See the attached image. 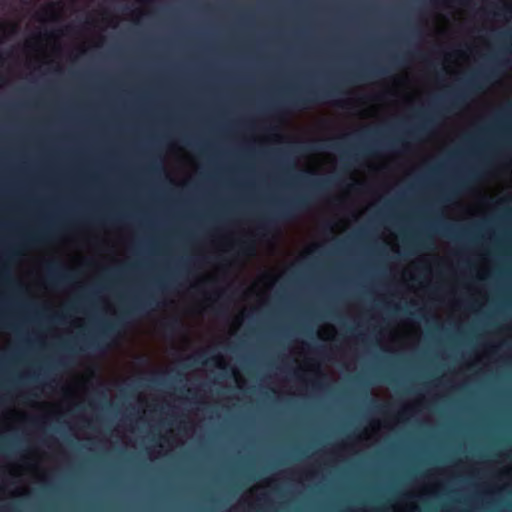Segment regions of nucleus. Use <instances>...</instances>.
I'll return each instance as SVG.
<instances>
[{
  "label": "nucleus",
  "instance_id": "nucleus-9",
  "mask_svg": "<svg viewBox=\"0 0 512 512\" xmlns=\"http://www.w3.org/2000/svg\"><path fill=\"white\" fill-rule=\"evenodd\" d=\"M478 177L476 170H470L464 177L458 178L455 182L457 189H465L469 182L475 180Z\"/></svg>",
  "mask_w": 512,
  "mask_h": 512
},
{
  "label": "nucleus",
  "instance_id": "nucleus-8",
  "mask_svg": "<svg viewBox=\"0 0 512 512\" xmlns=\"http://www.w3.org/2000/svg\"><path fill=\"white\" fill-rule=\"evenodd\" d=\"M309 182L314 191L323 192L334 184V178L317 179Z\"/></svg>",
  "mask_w": 512,
  "mask_h": 512
},
{
  "label": "nucleus",
  "instance_id": "nucleus-39",
  "mask_svg": "<svg viewBox=\"0 0 512 512\" xmlns=\"http://www.w3.org/2000/svg\"><path fill=\"white\" fill-rule=\"evenodd\" d=\"M321 378H325V375L323 373H320Z\"/></svg>",
  "mask_w": 512,
  "mask_h": 512
},
{
  "label": "nucleus",
  "instance_id": "nucleus-29",
  "mask_svg": "<svg viewBox=\"0 0 512 512\" xmlns=\"http://www.w3.org/2000/svg\"><path fill=\"white\" fill-rule=\"evenodd\" d=\"M504 114H505V112H504V111H501V112L498 114V116H497V120H499V121H500V120H502V119H503V117H504Z\"/></svg>",
  "mask_w": 512,
  "mask_h": 512
},
{
  "label": "nucleus",
  "instance_id": "nucleus-14",
  "mask_svg": "<svg viewBox=\"0 0 512 512\" xmlns=\"http://www.w3.org/2000/svg\"><path fill=\"white\" fill-rule=\"evenodd\" d=\"M370 403L375 406L377 412H380V413H389L390 412V407L376 404V401L373 399L370 400Z\"/></svg>",
  "mask_w": 512,
  "mask_h": 512
},
{
  "label": "nucleus",
  "instance_id": "nucleus-4",
  "mask_svg": "<svg viewBox=\"0 0 512 512\" xmlns=\"http://www.w3.org/2000/svg\"><path fill=\"white\" fill-rule=\"evenodd\" d=\"M495 74V69H482L473 73L471 77L464 81V89L452 92L450 99L451 107H457L463 103L467 98L468 92H477L482 89L483 84L489 82Z\"/></svg>",
  "mask_w": 512,
  "mask_h": 512
},
{
  "label": "nucleus",
  "instance_id": "nucleus-30",
  "mask_svg": "<svg viewBox=\"0 0 512 512\" xmlns=\"http://www.w3.org/2000/svg\"><path fill=\"white\" fill-rule=\"evenodd\" d=\"M313 386L315 387H321V383L319 381H314Z\"/></svg>",
  "mask_w": 512,
  "mask_h": 512
},
{
  "label": "nucleus",
  "instance_id": "nucleus-16",
  "mask_svg": "<svg viewBox=\"0 0 512 512\" xmlns=\"http://www.w3.org/2000/svg\"><path fill=\"white\" fill-rule=\"evenodd\" d=\"M323 147H320V146H316V145H308V146H303L301 147V150L303 151H317L319 149H322Z\"/></svg>",
  "mask_w": 512,
  "mask_h": 512
},
{
  "label": "nucleus",
  "instance_id": "nucleus-6",
  "mask_svg": "<svg viewBox=\"0 0 512 512\" xmlns=\"http://www.w3.org/2000/svg\"><path fill=\"white\" fill-rule=\"evenodd\" d=\"M415 118L417 120H420L419 123H417V125H415L414 127H412L411 129H409L407 132H406V136L410 139H417L418 136L428 132L429 130V127L433 124V119L431 117H428L426 114H424L423 112H418L416 115H415Z\"/></svg>",
  "mask_w": 512,
  "mask_h": 512
},
{
  "label": "nucleus",
  "instance_id": "nucleus-21",
  "mask_svg": "<svg viewBox=\"0 0 512 512\" xmlns=\"http://www.w3.org/2000/svg\"><path fill=\"white\" fill-rule=\"evenodd\" d=\"M51 320L54 322H62L64 320V318L62 315H55L51 318Z\"/></svg>",
  "mask_w": 512,
  "mask_h": 512
},
{
  "label": "nucleus",
  "instance_id": "nucleus-31",
  "mask_svg": "<svg viewBox=\"0 0 512 512\" xmlns=\"http://www.w3.org/2000/svg\"><path fill=\"white\" fill-rule=\"evenodd\" d=\"M323 351H324V348H323V347H320V348H318V349H317V352H318V353H321V354H322V353H323Z\"/></svg>",
  "mask_w": 512,
  "mask_h": 512
},
{
  "label": "nucleus",
  "instance_id": "nucleus-19",
  "mask_svg": "<svg viewBox=\"0 0 512 512\" xmlns=\"http://www.w3.org/2000/svg\"><path fill=\"white\" fill-rule=\"evenodd\" d=\"M386 72L387 71L384 68H377V69H375L373 71V74H375V75H384V74H386Z\"/></svg>",
  "mask_w": 512,
  "mask_h": 512
},
{
  "label": "nucleus",
  "instance_id": "nucleus-7",
  "mask_svg": "<svg viewBox=\"0 0 512 512\" xmlns=\"http://www.w3.org/2000/svg\"><path fill=\"white\" fill-rule=\"evenodd\" d=\"M49 237L47 230H39L36 232L26 233L22 236V243L26 246H36L43 244Z\"/></svg>",
  "mask_w": 512,
  "mask_h": 512
},
{
  "label": "nucleus",
  "instance_id": "nucleus-24",
  "mask_svg": "<svg viewBox=\"0 0 512 512\" xmlns=\"http://www.w3.org/2000/svg\"><path fill=\"white\" fill-rule=\"evenodd\" d=\"M17 254L18 253H17V251L15 249H9V251H8V255H9L10 258L16 256Z\"/></svg>",
  "mask_w": 512,
  "mask_h": 512
},
{
  "label": "nucleus",
  "instance_id": "nucleus-2",
  "mask_svg": "<svg viewBox=\"0 0 512 512\" xmlns=\"http://www.w3.org/2000/svg\"><path fill=\"white\" fill-rule=\"evenodd\" d=\"M155 302V297L153 295H148L145 298H138L131 303L127 308L123 309L118 317L109 322H105L101 325L100 333L96 338H83V342L85 347L91 349L100 348L101 341L104 339H108L111 336L115 335L119 328L124 326L126 321L136 314H140L144 312L148 307H150Z\"/></svg>",
  "mask_w": 512,
  "mask_h": 512
},
{
  "label": "nucleus",
  "instance_id": "nucleus-10",
  "mask_svg": "<svg viewBox=\"0 0 512 512\" xmlns=\"http://www.w3.org/2000/svg\"><path fill=\"white\" fill-rule=\"evenodd\" d=\"M180 326V321L177 318H173L164 324V329L170 333L175 332Z\"/></svg>",
  "mask_w": 512,
  "mask_h": 512
},
{
  "label": "nucleus",
  "instance_id": "nucleus-15",
  "mask_svg": "<svg viewBox=\"0 0 512 512\" xmlns=\"http://www.w3.org/2000/svg\"><path fill=\"white\" fill-rule=\"evenodd\" d=\"M381 146H382L381 143L375 142L373 145L367 147L365 149V152H367L369 154H373L375 152V150H376L375 148H378V147H381Z\"/></svg>",
  "mask_w": 512,
  "mask_h": 512
},
{
  "label": "nucleus",
  "instance_id": "nucleus-38",
  "mask_svg": "<svg viewBox=\"0 0 512 512\" xmlns=\"http://www.w3.org/2000/svg\"><path fill=\"white\" fill-rule=\"evenodd\" d=\"M505 52L511 53V50L507 48L505 49Z\"/></svg>",
  "mask_w": 512,
  "mask_h": 512
},
{
  "label": "nucleus",
  "instance_id": "nucleus-35",
  "mask_svg": "<svg viewBox=\"0 0 512 512\" xmlns=\"http://www.w3.org/2000/svg\"><path fill=\"white\" fill-rule=\"evenodd\" d=\"M413 32L417 35H420V31L418 29H415Z\"/></svg>",
  "mask_w": 512,
  "mask_h": 512
},
{
  "label": "nucleus",
  "instance_id": "nucleus-32",
  "mask_svg": "<svg viewBox=\"0 0 512 512\" xmlns=\"http://www.w3.org/2000/svg\"><path fill=\"white\" fill-rule=\"evenodd\" d=\"M430 1H431V3H433V4H435V5H436V4H438V3L440 2V0H430Z\"/></svg>",
  "mask_w": 512,
  "mask_h": 512
},
{
  "label": "nucleus",
  "instance_id": "nucleus-5",
  "mask_svg": "<svg viewBox=\"0 0 512 512\" xmlns=\"http://www.w3.org/2000/svg\"><path fill=\"white\" fill-rule=\"evenodd\" d=\"M74 274L59 262H51L47 266V281L52 285L67 284L72 281Z\"/></svg>",
  "mask_w": 512,
  "mask_h": 512
},
{
  "label": "nucleus",
  "instance_id": "nucleus-37",
  "mask_svg": "<svg viewBox=\"0 0 512 512\" xmlns=\"http://www.w3.org/2000/svg\"><path fill=\"white\" fill-rule=\"evenodd\" d=\"M407 409L402 410L401 414H406Z\"/></svg>",
  "mask_w": 512,
  "mask_h": 512
},
{
  "label": "nucleus",
  "instance_id": "nucleus-20",
  "mask_svg": "<svg viewBox=\"0 0 512 512\" xmlns=\"http://www.w3.org/2000/svg\"><path fill=\"white\" fill-rule=\"evenodd\" d=\"M363 134L366 135V136L372 135V134L378 135V134H380V131L379 130H373V131L367 130V131H364Z\"/></svg>",
  "mask_w": 512,
  "mask_h": 512
},
{
  "label": "nucleus",
  "instance_id": "nucleus-27",
  "mask_svg": "<svg viewBox=\"0 0 512 512\" xmlns=\"http://www.w3.org/2000/svg\"><path fill=\"white\" fill-rule=\"evenodd\" d=\"M352 78L358 80L364 78V76L362 74L353 73Z\"/></svg>",
  "mask_w": 512,
  "mask_h": 512
},
{
  "label": "nucleus",
  "instance_id": "nucleus-28",
  "mask_svg": "<svg viewBox=\"0 0 512 512\" xmlns=\"http://www.w3.org/2000/svg\"><path fill=\"white\" fill-rule=\"evenodd\" d=\"M98 395H99L101 398H103V399H105V398L107 397V394H106V392H105L104 390L99 391V392H98Z\"/></svg>",
  "mask_w": 512,
  "mask_h": 512
},
{
  "label": "nucleus",
  "instance_id": "nucleus-11",
  "mask_svg": "<svg viewBox=\"0 0 512 512\" xmlns=\"http://www.w3.org/2000/svg\"><path fill=\"white\" fill-rule=\"evenodd\" d=\"M457 228L458 227H456L455 225L445 224L442 226V233L445 236L453 237L455 235Z\"/></svg>",
  "mask_w": 512,
  "mask_h": 512
},
{
  "label": "nucleus",
  "instance_id": "nucleus-34",
  "mask_svg": "<svg viewBox=\"0 0 512 512\" xmlns=\"http://www.w3.org/2000/svg\"><path fill=\"white\" fill-rule=\"evenodd\" d=\"M4 25L3 24H0V32H3L4 31Z\"/></svg>",
  "mask_w": 512,
  "mask_h": 512
},
{
  "label": "nucleus",
  "instance_id": "nucleus-36",
  "mask_svg": "<svg viewBox=\"0 0 512 512\" xmlns=\"http://www.w3.org/2000/svg\"><path fill=\"white\" fill-rule=\"evenodd\" d=\"M502 10H504L505 12L510 11L508 7H505Z\"/></svg>",
  "mask_w": 512,
  "mask_h": 512
},
{
  "label": "nucleus",
  "instance_id": "nucleus-3",
  "mask_svg": "<svg viewBox=\"0 0 512 512\" xmlns=\"http://www.w3.org/2000/svg\"><path fill=\"white\" fill-rule=\"evenodd\" d=\"M310 204L308 195H299L287 202L281 203L277 209L258 218L257 230L268 232L278 221L290 220L296 212L306 209Z\"/></svg>",
  "mask_w": 512,
  "mask_h": 512
},
{
  "label": "nucleus",
  "instance_id": "nucleus-22",
  "mask_svg": "<svg viewBox=\"0 0 512 512\" xmlns=\"http://www.w3.org/2000/svg\"><path fill=\"white\" fill-rule=\"evenodd\" d=\"M330 147L334 150L340 151L342 149V146L339 143H333L330 145Z\"/></svg>",
  "mask_w": 512,
  "mask_h": 512
},
{
  "label": "nucleus",
  "instance_id": "nucleus-25",
  "mask_svg": "<svg viewBox=\"0 0 512 512\" xmlns=\"http://www.w3.org/2000/svg\"><path fill=\"white\" fill-rule=\"evenodd\" d=\"M151 170H152L153 172H162V171H163V169H162L161 167H159V166H154V165H153V166H151Z\"/></svg>",
  "mask_w": 512,
  "mask_h": 512
},
{
  "label": "nucleus",
  "instance_id": "nucleus-18",
  "mask_svg": "<svg viewBox=\"0 0 512 512\" xmlns=\"http://www.w3.org/2000/svg\"><path fill=\"white\" fill-rule=\"evenodd\" d=\"M1 277H2V279H3L4 281H9V280H10V274H9V272H8L6 269H4V268H2V271H1Z\"/></svg>",
  "mask_w": 512,
  "mask_h": 512
},
{
  "label": "nucleus",
  "instance_id": "nucleus-13",
  "mask_svg": "<svg viewBox=\"0 0 512 512\" xmlns=\"http://www.w3.org/2000/svg\"><path fill=\"white\" fill-rule=\"evenodd\" d=\"M239 247H240V250H241V252L243 254H247L250 251H252V249H253L252 244L250 242L246 241V240L240 241Z\"/></svg>",
  "mask_w": 512,
  "mask_h": 512
},
{
  "label": "nucleus",
  "instance_id": "nucleus-33",
  "mask_svg": "<svg viewBox=\"0 0 512 512\" xmlns=\"http://www.w3.org/2000/svg\"><path fill=\"white\" fill-rule=\"evenodd\" d=\"M418 316L421 318H425L424 315L422 314V310H419Z\"/></svg>",
  "mask_w": 512,
  "mask_h": 512
},
{
  "label": "nucleus",
  "instance_id": "nucleus-26",
  "mask_svg": "<svg viewBox=\"0 0 512 512\" xmlns=\"http://www.w3.org/2000/svg\"><path fill=\"white\" fill-rule=\"evenodd\" d=\"M62 347L64 350L69 351V352H72L74 350V348L68 344H64Z\"/></svg>",
  "mask_w": 512,
  "mask_h": 512
},
{
  "label": "nucleus",
  "instance_id": "nucleus-23",
  "mask_svg": "<svg viewBox=\"0 0 512 512\" xmlns=\"http://www.w3.org/2000/svg\"><path fill=\"white\" fill-rule=\"evenodd\" d=\"M203 356H204L203 354H199L196 358H194L195 362H199L201 364H204L205 361L201 359Z\"/></svg>",
  "mask_w": 512,
  "mask_h": 512
},
{
  "label": "nucleus",
  "instance_id": "nucleus-1",
  "mask_svg": "<svg viewBox=\"0 0 512 512\" xmlns=\"http://www.w3.org/2000/svg\"><path fill=\"white\" fill-rule=\"evenodd\" d=\"M344 94L338 86L329 88H305L289 93L281 102L273 106L275 112H283L285 110H304L311 105L324 102L328 99L335 98Z\"/></svg>",
  "mask_w": 512,
  "mask_h": 512
},
{
  "label": "nucleus",
  "instance_id": "nucleus-17",
  "mask_svg": "<svg viewBox=\"0 0 512 512\" xmlns=\"http://www.w3.org/2000/svg\"><path fill=\"white\" fill-rule=\"evenodd\" d=\"M310 174H311L310 172L305 171V172H303V173L299 174L297 178H298L299 180H301V181H309V175H310Z\"/></svg>",
  "mask_w": 512,
  "mask_h": 512
},
{
  "label": "nucleus",
  "instance_id": "nucleus-12",
  "mask_svg": "<svg viewBox=\"0 0 512 512\" xmlns=\"http://www.w3.org/2000/svg\"><path fill=\"white\" fill-rule=\"evenodd\" d=\"M384 146L387 148H390V149H396L398 147H405V142L401 138H396L393 141H391L389 144L384 145Z\"/></svg>",
  "mask_w": 512,
  "mask_h": 512
}]
</instances>
